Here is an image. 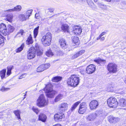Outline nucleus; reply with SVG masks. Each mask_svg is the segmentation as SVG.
I'll return each mask as SVG.
<instances>
[{
  "label": "nucleus",
  "mask_w": 126,
  "mask_h": 126,
  "mask_svg": "<svg viewBox=\"0 0 126 126\" xmlns=\"http://www.w3.org/2000/svg\"><path fill=\"white\" fill-rule=\"evenodd\" d=\"M79 78L77 75L71 76L67 79V84L71 86L75 87L78 85L79 82Z\"/></svg>",
  "instance_id": "f257e3e1"
},
{
  "label": "nucleus",
  "mask_w": 126,
  "mask_h": 126,
  "mask_svg": "<svg viewBox=\"0 0 126 126\" xmlns=\"http://www.w3.org/2000/svg\"><path fill=\"white\" fill-rule=\"evenodd\" d=\"M52 85L51 83H49L46 86L44 90L46 93L47 97L51 98L53 97L56 92L52 89Z\"/></svg>",
  "instance_id": "f03ea898"
},
{
  "label": "nucleus",
  "mask_w": 126,
  "mask_h": 126,
  "mask_svg": "<svg viewBox=\"0 0 126 126\" xmlns=\"http://www.w3.org/2000/svg\"><path fill=\"white\" fill-rule=\"evenodd\" d=\"M51 39V34L50 32H48L41 39L42 43L45 46H49L50 44Z\"/></svg>",
  "instance_id": "7ed1b4c3"
},
{
  "label": "nucleus",
  "mask_w": 126,
  "mask_h": 126,
  "mask_svg": "<svg viewBox=\"0 0 126 126\" xmlns=\"http://www.w3.org/2000/svg\"><path fill=\"white\" fill-rule=\"evenodd\" d=\"M37 52V55L38 56H40L43 54V50L40 48V47L38 44L36 43L34 47H32V58H34L36 56Z\"/></svg>",
  "instance_id": "20e7f679"
},
{
  "label": "nucleus",
  "mask_w": 126,
  "mask_h": 126,
  "mask_svg": "<svg viewBox=\"0 0 126 126\" xmlns=\"http://www.w3.org/2000/svg\"><path fill=\"white\" fill-rule=\"evenodd\" d=\"M48 101L45 99L44 95L43 94H41L37 100V105L40 107L44 106L47 105Z\"/></svg>",
  "instance_id": "39448f33"
},
{
  "label": "nucleus",
  "mask_w": 126,
  "mask_h": 126,
  "mask_svg": "<svg viewBox=\"0 0 126 126\" xmlns=\"http://www.w3.org/2000/svg\"><path fill=\"white\" fill-rule=\"evenodd\" d=\"M107 102L110 107L113 108L116 107L118 104L116 98L112 97L108 99Z\"/></svg>",
  "instance_id": "423d86ee"
},
{
  "label": "nucleus",
  "mask_w": 126,
  "mask_h": 126,
  "mask_svg": "<svg viewBox=\"0 0 126 126\" xmlns=\"http://www.w3.org/2000/svg\"><path fill=\"white\" fill-rule=\"evenodd\" d=\"M117 66L113 63H109L107 65V68L109 72L113 73H116L117 71Z\"/></svg>",
  "instance_id": "0eeeda50"
},
{
  "label": "nucleus",
  "mask_w": 126,
  "mask_h": 126,
  "mask_svg": "<svg viewBox=\"0 0 126 126\" xmlns=\"http://www.w3.org/2000/svg\"><path fill=\"white\" fill-rule=\"evenodd\" d=\"M95 70V66L94 64H90L88 66L86 69V73L88 74L93 73Z\"/></svg>",
  "instance_id": "6e6552de"
},
{
  "label": "nucleus",
  "mask_w": 126,
  "mask_h": 126,
  "mask_svg": "<svg viewBox=\"0 0 126 126\" xmlns=\"http://www.w3.org/2000/svg\"><path fill=\"white\" fill-rule=\"evenodd\" d=\"M72 30L73 33H74L76 35H79L82 32L81 28L77 26H73L72 28Z\"/></svg>",
  "instance_id": "1a4fd4ad"
},
{
  "label": "nucleus",
  "mask_w": 126,
  "mask_h": 126,
  "mask_svg": "<svg viewBox=\"0 0 126 126\" xmlns=\"http://www.w3.org/2000/svg\"><path fill=\"white\" fill-rule=\"evenodd\" d=\"M15 30L14 28L11 25H8L7 30H6L4 36L8 35L13 32Z\"/></svg>",
  "instance_id": "9d476101"
},
{
  "label": "nucleus",
  "mask_w": 126,
  "mask_h": 126,
  "mask_svg": "<svg viewBox=\"0 0 126 126\" xmlns=\"http://www.w3.org/2000/svg\"><path fill=\"white\" fill-rule=\"evenodd\" d=\"M31 12L29 13L28 11L27 12L25 15L23 14L20 15L19 16V20L21 21L26 20V18H28L31 15Z\"/></svg>",
  "instance_id": "9b49d317"
},
{
  "label": "nucleus",
  "mask_w": 126,
  "mask_h": 126,
  "mask_svg": "<svg viewBox=\"0 0 126 126\" xmlns=\"http://www.w3.org/2000/svg\"><path fill=\"white\" fill-rule=\"evenodd\" d=\"M98 105V103L96 100H93L89 104L90 108L91 110L95 109Z\"/></svg>",
  "instance_id": "f8f14e48"
},
{
  "label": "nucleus",
  "mask_w": 126,
  "mask_h": 126,
  "mask_svg": "<svg viewBox=\"0 0 126 126\" xmlns=\"http://www.w3.org/2000/svg\"><path fill=\"white\" fill-rule=\"evenodd\" d=\"M59 42L60 44L61 47L63 49H65L67 47L66 45V42L65 40L62 38L60 39L59 40Z\"/></svg>",
  "instance_id": "ddd939ff"
},
{
  "label": "nucleus",
  "mask_w": 126,
  "mask_h": 126,
  "mask_svg": "<svg viewBox=\"0 0 126 126\" xmlns=\"http://www.w3.org/2000/svg\"><path fill=\"white\" fill-rule=\"evenodd\" d=\"M6 30H7V27L6 25L3 23H0V32L4 36Z\"/></svg>",
  "instance_id": "4468645a"
},
{
  "label": "nucleus",
  "mask_w": 126,
  "mask_h": 126,
  "mask_svg": "<svg viewBox=\"0 0 126 126\" xmlns=\"http://www.w3.org/2000/svg\"><path fill=\"white\" fill-rule=\"evenodd\" d=\"M68 107L67 104L66 103H63L59 105V109L62 112H64L67 110Z\"/></svg>",
  "instance_id": "2eb2a0df"
},
{
  "label": "nucleus",
  "mask_w": 126,
  "mask_h": 126,
  "mask_svg": "<svg viewBox=\"0 0 126 126\" xmlns=\"http://www.w3.org/2000/svg\"><path fill=\"white\" fill-rule=\"evenodd\" d=\"M64 117V115L63 113H59L55 114L54 116V118L56 120L61 121V119Z\"/></svg>",
  "instance_id": "dca6fc26"
},
{
  "label": "nucleus",
  "mask_w": 126,
  "mask_h": 126,
  "mask_svg": "<svg viewBox=\"0 0 126 126\" xmlns=\"http://www.w3.org/2000/svg\"><path fill=\"white\" fill-rule=\"evenodd\" d=\"M61 30L64 32H69V27L67 24H62L61 25Z\"/></svg>",
  "instance_id": "f3484780"
},
{
  "label": "nucleus",
  "mask_w": 126,
  "mask_h": 126,
  "mask_svg": "<svg viewBox=\"0 0 126 126\" xmlns=\"http://www.w3.org/2000/svg\"><path fill=\"white\" fill-rule=\"evenodd\" d=\"M13 14H9L6 15L4 20L10 23H12L13 21Z\"/></svg>",
  "instance_id": "a211bd4d"
},
{
  "label": "nucleus",
  "mask_w": 126,
  "mask_h": 126,
  "mask_svg": "<svg viewBox=\"0 0 126 126\" xmlns=\"http://www.w3.org/2000/svg\"><path fill=\"white\" fill-rule=\"evenodd\" d=\"M96 116V114L95 113H93L90 114L88 115L86 117V118L87 120L91 121L94 119Z\"/></svg>",
  "instance_id": "6ab92c4d"
},
{
  "label": "nucleus",
  "mask_w": 126,
  "mask_h": 126,
  "mask_svg": "<svg viewBox=\"0 0 126 126\" xmlns=\"http://www.w3.org/2000/svg\"><path fill=\"white\" fill-rule=\"evenodd\" d=\"M109 122L111 123L117 122L120 120V119L118 118H115L111 116H109Z\"/></svg>",
  "instance_id": "aec40b11"
},
{
  "label": "nucleus",
  "mask_w": 126,
  "mask_h": 126,
  "mask_svg": "<svg viewBox=\"0 0 126 126\" xmlns=\"http://www.w3.org/2000/svg\"><path fill=\"white\" fill-rule=\"evenodd\" d=\"M118 103V104L121 107L126 106V100L123 98L120 99Z\"/></svg>",
  "instance_id": "412c9836"
},
{
  "label": "nucleus",
  "mask_w": 126,
  "mask_h": 126,
  "mask_svg": "<svg viewBox=\"0 0 126 126\" xmlns=\"http://www.w3.org/2000/svg\"><path fill=\"white\" fill-rule=\"evenodd\" d=\"M94 61L97 63L99 64L101 66L104 65L106 62V61L105 60L101 59L100 58L95 60H94Z\"/></svg>",
  "instance_id": "4be33fe9"
},
{
  "label": "nucleus",
  "mask_w": 126,
  "mask_h": 126,
  "mask_svg": "<svg viewBox=\"0 0 126 126\" xmlns=\"http://www.w3.org/2000/svg\"><path fill=\"white\" fill-rule=\"evenodd\" d=\"M13 68H14V66L12 65H9L7 67V71L6 72V75L7 76H8L11 74V71Z\"/></svg>",
  "instance_id": "5701e85b"
},
{
  "label": "nucleus",
  "mask_w": 126,
  "mask_h": 126,
  "mask_svg": "<svg viewBox=\"0 0 126 126\" xmlns=\"http://www.w3.org/2000/svg\"><path fill=\"white\" fill-rule=\"evenodd\" d=\"M47 119L46 116L44 114L40 113L39 116V119L43 122H45Z\"/></svg>",
  "instance_id": "b1692460"
},
{
  "label": "nucleus",
  "mask_w": 126,
  "mask_h": 126,
  "mask_svg": "<svg viewBox=\"0 0 126 126\" xmlns=\"http://www.w3.org/2000/svg\"><path fill=\"white\" fill-rule=\"evenodd\" d=\"M6 69L5 68L3 69L0 71V76L1 79L5 78Z\"/></svg>",
  "instance_id": "393cba45"
},
{
  "label": "nucleus",
  "mask_w": 126,
  "mask_h": 126,
  "mask_svg": "<svg viewBox=\"0 0 126 126\" xmlns=\"http://www.w3.org/2000/svg\"><path fill=\"white\" fill-rule=\"evenodd\" d=\"M13 112L15 115L17 117V118L18 120H21L20 116L21 112L19 110H16L14 111Z\"/></svg>",
  "instance_id": "a878e982"
},
{
  "label": "nucleus",
  "mask_w": 126,
  "mask_h": 126,
  "mask_svg": "<svg viewBox=\"0 0 126 126\" xmlns=\"http://www.w3.org/2000/svg\"><path fill=\"white\" fill-rule=\"evenodd\" d=\"M62 79V77L57 76L53 78L52 79V80L53 82H58L61 80Z\"/></svg>",
  "instance_id": "bb28decb"
},
{
  "label": "nucleus",
  "mask_w": 126,
  "mask_h": 126,
  "mask_svg": "<svg viewBox=\"0 0 126 126\" xmlns=\"http://www.w3.org/2000/svg\"><path fill=\"white\" fill-rule=\"evenodd\" d=\"M63 97V94H59L55 97V102H56L60 101L62 99Z\"/></svg>",
  "instance_id": "cd10ccee"
},
{
  "label": "nucleus",
  "mask_w": 126,
  "mask_h": 126,
  "mask_svg": "<svg viewBox=\"0 0 126 126\" xmlns=\"http://www.w3.org/2000/svg\"><path fill=\"white\" fill-rule=\"evenodd\" d=\"M24 46V43H23L21 44L20 46L16 50V53H19L23 49Z\"/></svg>",
  "instance_id": "c85d7f7f"
},
{
  "label": "nucleus",
  "mask_w": 126,
  "mask_h": 126,
  "mask_svg": "<svg viewBox=\"0 0 126 126\" xmlns=\"http://www.w3.org/2000/svg\"><path fill=\"white\" fill-rule=\"evenodd\" d=\"M27 58L29 60L32 59V47H30L27 52Z\"/></svg>",
  "instance_id": "c756f323"
},
{
  "label": "nucleus",
  "mask_w": 126,
  "mask_h": 126,
  "mask_svg": "<svg viewBox=\"0 0 126 126\" xmlns=\"http://www.w3.org/2000/svg\"><path fill=\"white\" fill-rule=\"evenodd\" d=\"M80 103V101H78L75 103L71 108V111H73Z\"/></svg>",
  "instance_id": "7c9ffc66"
},
{
  "label": "nucleus",
  "mask_w": 126,
  "mask_h": 126,
  "mask_svg": "<svg viewBox=\"0 0 126 126\" xmlns=\"http://www.w3.org/2000/svg\"><path fill=\"white\" fill-rule=\"evenodd\" d=\"M26 44L27 45H29L32 44V35L30 34L26 41Z\"/></svg>",
  "instance_id": "2f4dec72"
},
{
  "label": "nucleus",
  "mask_w": 126,
  "mask_h": 126,
  "mask_svg": "<svg viewBox=\"0 0 126 126\" xmlns=\"http://www.w3.org/2000/svg\"><path fill=\"white\" fill-rule=\"evenodd\" d=\"M39 26L35 28L33 31V36L34 38H35L37 35L38 33V30Z\"/></svg>",
  "instance_id": "473e14b6"
},
{
  "label": "nucleus",
  "mask_w": 126,
  "mask_h": 126,
  "mask_svg": "<svg viewBox=\"0 0 126 126\" xmlns=\"http://www.w3.org/2000/svg\"><path fill=\"white\" fill-rule=\"evenodd\" d=\"M43 65V64L40 65L37 69V71L38 72H40L45 70Z\"/></svg>",
  "instance_id": "72a5a7b5"
},
{
  "label": "nucleus",
  "mask_w": 126,
  "mask_h": 126,
  "mask_svg": "<svg viewBox=\"0 0 126 126\" xmlns=\"http://www.w3.org/2000/svg\"><path fill=\"white\" fill-rule=\"evenodd\" d=\"M86 108H79V113L80 114H83L86 111Z\"/></svg>",
  "instance_id": "f704fd0d"
},
{
  "label": "nucleus",
  "mask_w": 126,
  "mask_h": 126,
  "mask_svg": "<svg viewBox=\"0 0 126 126\" xmlns=\"http://www.w3.org/2000/svg\"><path fill=\"white\" fill-rule=\"evenodd\" d=\"M72 42L75 44L78 43L79 41L78 38L77 36H73L72 37Z\"/></svg>",
  "instance_id": "c9c22d12"
},
{
  "label": "nucleus",
  "mask_w": 126,
  "mask_h": 126,
  "mask_svg": "<svg viewBox=\"0 0 126 126\" xmlns=\"http://www.w3.org/2000/svg\"><path fill=\"white\" fill-rule=\"evenodd\" d=\"M4 38L2 36H0V45L2 46L4 44Z\"/></svg>",
  "instance_id": "e433bc0d"
},
{
  "label": "nucleus",
  "mask_w": 126,
  "mask_h": 126,
  "mask_svg": "<svg viewBox=\"0 0 126 126\" xmlns=\"http://www.w3.org/2000/svg\"><path fill=\"white\" fill-rule=\"evenodd\" d=\"M46 54L47 56L49 57H52L53 55L51 50H48L47 51L46 53Z\"/></svg>",
  "instance_id": "4c0bfd02"
},
{
  "label": "nucleus",
  "mask_w": 126,
  "mask_h": 126,
  "mask_svg": "<svg viewBox=\"0 0 126 126\" xmlns=\"http://www.w3.org/2000/svg\"><path fill=\"white\" fill-rule=\"evenodd\" d=\"M14 8L15 11H20L22 9V7L20 5H18L15 7Z\"/></svg>",
  "instance_id": "58836bf2"
},
{
  "label": "nucleus",
  "mask_w": 126,
  "mask_h": 126,
  "mask_svg": "<svg viewBox=\"0 0 126 126\" xmlns=\"http://www.w3.org/2000/svg\"><path fill=\"white\" fill-rule=\"evenodd\" d=\"M10 89V88H5L4 86H2L0 89V91L2 92L4 91H6Z\"/></svg>",
  "instance_id": "ea45409f"
},
{
  "label": "nucleus",
  "mask_w": 126,
  "mask_h": 126,
  "mask_svg": "<svg viewBox=\"0 0 126 126\" xmlns=\"http://www.w3.org/2000/svg\"><path fill=\"white\" fill-rule=\"evenodd\" d=\"M79 108H87L86 103L84 102L81 103L79 105Z\"/></svg>",
  "instance_id": "a19ab883"
},
{
  "label": "nucleus",
  "mask_w": 126,
  "mask_h": 126,
  "mask_svg": "<svg viewBox=\"0 0 126 126\" xmlns=\"http://www.w3.org/2000/svg\"><path fill=\"white\" fill-rule=\"evenodd\" d=\"M43 65L44 66V67L45 70L48 68L50 66V64L49 63H47L44 64H43Z\"/></svg>",
  "instance_id": "79ce46f5"
},
{
  "label": "nucleus",
  "mask_w": 126,
  "mask_h": 126,
  "mask_svg": "<svg viewBox=\"0 0 126 126\" xmlns=\"http://www.w3.org/2000/svg\"><path fill=\"white\" fill-rule=\"evenodd\" d=\"M86 1L88 5L90 6H91L94 4V3L91 0H86Z\"/></svg>",
  "instance_id": "37998d69"
},
{
  "label": "nucleus",
  "mask_w": 126,
  "mask_h": 126,
  "mask_svg": "<svg viewBox=\"0 0 126 126\" xmlns=\"http://www.w3.org/2000/svg\"><path fill=\"white\" fill-rule=\"evenodd\" d=\"M32 109L33 111L35 112L37 114L39 111V110L37 108L35 107H33Z\"/></svg>",
  "instance_id": "c03bdc74"
},
{
  "label": "nucleus",
  "mask_w": 126,
  "mask_h": 126,
  "mask_svg": "<svg viewBox=\"0 0 126 126\" xmlns=\"http://www.w3.org/2000/svg\"><path fill=\"white\" fill-rule=\"evenodd\" d=\"M98 5L99 6H100L102 8H103L104 9H106V5L104 4H102L101 3H98Z\"/></svg>",
  "instance_id": "a18cd8bd"
},
{
  "label": "nucleus",
  "mask_w": 126,
  "mask_h": 126,
  "mask_svg": "<svg viewBox=\"0 0 126 126\" xmlns=\"http://www.w3.org/2000/svg\"><path fill=\"white\" fill-rule=\"evenodd\" d=\"M79 56H80V55H79L78 52H77L72 56V58L73 59H74Z\"/></svg>",
  "instance_id": "49530a36"
},
{
  "label": "nucleus",
  "mask_w": 126,
  "mask_h": 126,
  "mask_svg": "<svg viewBox=\"0 0 126 126\" xmlns=\"http://www.w3.org/2000/svg\"><path fill=\"white\" fill-rule=\"evenodd\" d=\"M25 33L23 30L21 29L18 32V34H20L21 35H23V34Z\"/></svg>",
  "instance_id": "de8ad7c7"
},
{
  "label": "nucleus",
  "mask_w": 126,
  "mask_h": 126,
  "mask_svg": "<svg viewBox=\"0 0 126 126\" xmlns=\"http://www.w3.org/2000/svg\"><path fill=\"white\" fill-rule=\"evenodd\" d=\"M80 73L82 74H84L85 73V70L83 68H81L80 71Z\"/></svg>",
  "instance_id": "09e8293b"
},
{
  "label": "nucleus",
  "mask_w": 126,
  "mask_h": 126,
  "mask_svg": "<svg viewBox=\"0 0 126 126\" xmlns=\"http://www.w3.org/2000/svg\"><path fill=\"white\" fill-rule=\"evenodd\" d=\"M85 52V51L84 50H81L79 52H78L79 55L80 56L83 54Z\"/></svg>",
  "instance_id": "8fccbe9b"
},
{
  "label": "nucleus",
  "mask_w": 126,
  "mask_h": 126,
  "mask_svg": "<svg viewBox=\"0 0 126 126\" xmlns=\"http://www.w3.org/2000/svg\"><path fill=\"white\" fill-rule=\"evenodd\" d=\"M110 88H109V87H108L107 88V90L108 91H109L110 92H112L113 90L112 89L113 88V87H112V86H111V87H110Z\"/></svg>",
  "instance_id": "3c124183"
},
{
  "label": "nucleus",
  "mask_w": 126,
  "mask_h": 126,
  "mask_svg": "<svg viewBox=\"0 0 126 126\" xmlns=\"http://www.w3.org/2000/svg\"><path fill=\"white\" fill-rule=\"evenodd\" d=\"M35 17L37 19H39L40 17V16H39V15L38 13H36L35 15Z\"/></svg>",
  "instance_id": "603ef678"
},
{
  "label": "nucleus",
  "mask_w": 126,
  "mask_h": 126,
  "mask_svg": "<svg viewBox=\"0 0 126 126\" xmlns=\"http://www.w3.org/2000/svg\"><path fill=\"white\" fill-rule=\"evenodd\" d=\"M25 74H23L21 75L19 77V79H21L25 77Z\"/></svg>",
  "instance_id": "864d4df0"
},
{
  "label": "nucleus",
  "mask_w": 126,
  "mask_h": 126,
  "mask_svg": "<svg viewBox=\"0 0 126 126\" xmlns=\"http://www.w3.org/2000/svg\"><path fill=\"white\" fill-rule=\"evenodd\" d=\"M48 12L50 13L53 12L54 10V9L52 8H50L48 9Z\"/></svg>",
  "instance_id": "5fc2aeb1"
},
{
  "label": "nucleus",
  "mask_w": 126,
  "mask_h": 126,
  "mask_svg": "<svg viewBox=\"0 0 126 126\" xmlns=\"http://www.w3.org/2000/svg\"><path fill=\"white\" fill-rule=\"evenodd\" d=\"M14 8H13L12 9H9L8 10H6V11L8 12H12L14 11Z\"/></svg>",
  "instance_id": "6e6d98bb"
},
{
  "label": "nucleus",
  "mask_w": 126,
  "mask_h": 126,
  "mask_svg": "<svg viewBox=\"0 0 126 126\" xmlns=\"http://www.w3.org/2000/svg\"><path fill=\"white\" fill-rule=\"evenodd\" d=\"M106 32H102L100 35V36L101 37H102L105 34H106Z\"/></svg>",
  "instance_id": "4d7b16f0"
},
{
  "label": "nucleus",
  "mask_w": 126,
  "mask_h": 126,
  "mask_svg": "<svg viewBox=\"0 0 126 126\" xmlns=\"http://www.w3.org/2000/svg\"><path fill=\"white\" fill-rule=\"evenodd\" d=\"M105 37H101L100 38V40L101 41H103L105 40Z\"/></svg>",
  "instance_id": "13d9d810"
},
{
  "label": "nucleus",
  "mask_w": 126,
  "mask_h": 126,
  "mask_svg": "<svg viewBox=\"0 0 126 126\" xmlns=\"http://www.w3.org/2000/svg\"><path fill=\"white\" fill-rule=\"evenodd\" d=\"M101 37L100 35H99L98 37H97V38H96V40H98L99 39L100 40L101 38Z\"/></svg>",
  "instance_id": "bf43d9fd"
},
{
  "label": "nucleus",
  "mask_w": 126,
  "mask_h": 126,
  "mask_svg": "<svg viewBox=\"0 0 126 126\" xmlns=\"http://www.w3.org/2000/svg\"><path fill=\"white\" fill-rule=\"evenodd\" d=\"M53 126H62L61 125L59 124H57L54 125Z\"/></svg>",
  "instance_id": "052dcab7"
},
{
  "label": "nucleus",
  "mask_w": 126,
  "mask_h": 126,
  "mask_svg": "<svg viewBox=\"0 0 126 126\" xmlns=\"http://www.w3.org/2000/svg\"><path fill=\"white\" fill-rule=\"evenodd\" d=\"M79 1L80 2H84L85 1V0H79Z\"/></svg>",
  "instance_id": "680f3d73"
},
{
  "label": "nucleus",
  "mask_w": 126,
  "mask_h": 126,
  "mask_svg": "<svg viewBox=\"0 0 126 126\" xmlns=\"http://www.w3.org/2000/svg\"><path fill=\"white\" fill-rule=\"evenodd\" d=\"M105 1H107L108 2H110L111 1V0H104Z\"/></svg>",
  "instance_id": "e2e57ef3"
},
{
  "label": "nucleus",
  "mask_w": 126,
  "mask_h": 126,
  "mask_svg": "<svg viewBox=\"0 0 126 126\" xmlns=\"http://www.w3.org/2000/svg\"><path fill=\"white\" fill-rule=\"evenodd\" d=\"M94 2H97L98 1V0H94Z\"/></svg>",
  "instance_id": "0e129e2a"
},
{
  "label": "nucleus",
  "mask_w": 126,
  "mask_h": 126,
  "mask_svg": "<svg viewBox=\"0 0 126 126\" xmlns=\"http://www.w3.org/2000/svg\"><path fill=\"white\" fill-rule=\"evenodd\" d=\"M125 83H126V81H125Z\"/></svg>",
  "instance_id": "69168bd1"
},
{
  "label": "nucleus",
  "mask_w": 126,
  "mask_h": 126,
  "mask_svg": "<svg viewBox=\"0 0 126 126\" xmlns=\"http://www.w3.org/2000/svg\"><path fill=\"white\" fill-rule=\"evenodd\" d=\"M81 68V67H80V68H79V69H80Z\"/></svg>",
  "instance_id": "338daca9"
},
{
  "label": "nucleus",
  "mask_w": 126,
  "mask_h": 126,
  "mask_svg": "<svg viewBox=\"0 0 126 126\" xmlns=\"http://www.w3.org/2000/svg\"><path fill=\"white\" fill-rule=\"evenodd\" d=\"M26 95V94H25V95Z\"/></svg>",
  "instance_id": "774afa93"
}]
</instances>
